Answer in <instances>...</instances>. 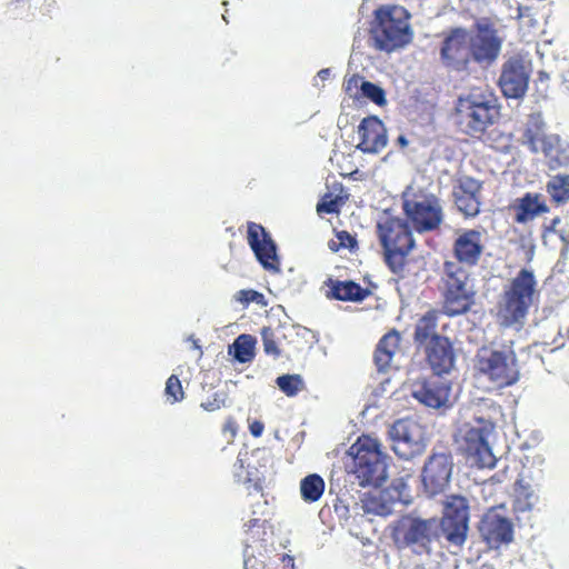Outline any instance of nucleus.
Returning <instances> with one entry per match:
<instances>
[{"label":"nucleus","mask_w":569,"mask_h":569,"mask_svg":"<svg viewBox=\"0 0 569 569\" xmlns=\"http://www.w3.org/2000/svg\"><path fill=\"white\" fill-rule=\"evenodd\" d=\"M413 569H427L423 565H418Z\"/></svg>","instance_id":"5fc2aeb1"},{"label":"nucleus","mask_w":569,"mask_h":569,"mask_svg":"<svg viewBox=\"0 0 569 569\" xmlns=\"http://www.w3.org/2000/svg\"><path fill=\"white\" fill-rule=\"evenodd\" d=\"M482 183L472 177H460L452 187L453 202L466 219L480 213Z\"/></svg>","instance_id":"aec40b11"},{"label":"nucleus","mask_w":569,"mask_h":569,"mask_svg":"<svg viewBox=\"0 0 569 569\" xmlns=\"http://www.w3.org/2000/svg\"><path fill=\"white\" fill-rule=\"evenodd\" d=\"M254 346L256 339L252 336L240 335L230 347V350H233V357L239 362H248L254 356Z\"/></svg>","instance_id":"72a5a7b5"},{"label":"nucleus","mask_w":569,"mask_h":569,"mask_svg":"<svg viewBox=\"0 0 569 569\" xmlns=\"http://www.w3.org/2000/svg\"><path fill=\"white\" fill-rule=\"evenodd\" d=\"M423 391H425V392H428V391H430V390H429V389H427L426 387H423Z\"/></svg>","instance_id":"6e6d98bb"},{"label":"nucleus","mask_w":569,"mask_h":569,"mask_svg":"<svg viewBox=\"0 0 569 569\" xmlns=\"http://www.w3.org/2000/svg\"><path fill=\"white\" fill-rule=\"evenodd\" d=\"M538 501V496L535 493L532 487L525 483L522 479L517 480L515 485V502L513 509L516 512H526L532 510Z\"/></svg>","instance_id":"c85d7f7f"},{"label":"nucleus","mask_w":569,"mask_h":569,"mask_svg":"<svg viewBox=\"0 0 569 569\" xmlns=\"http://www.w3.org/2000/svg\"><path fill=\"white\" fill-rule=\"evenodd\" d=\"M237 432H238V425L232 417H229L222 426V433L224 436L228 435L229 439L232 440L236 437Z\"/></svg>","instance_id":"a18cd8bd"},{"label":"nucleus","mask_w":569,"mask_h":569,"mask_svg":"<svg viewBox=\"0 0 569 569\" xmlns=\"http://www.w3.org/2000/svg\"><path fill=\"white\" fill-rule=\"evenodd\" d=\"M164 391H182V385L178 376L171 375L168 378Z\"/></svg>","instance_id":"49530a36"},{"label":"nucleus","mask_w":569,"mask_h":569,"mask_svg":"<svg viewBox=\"0 0 569 569\" xmlns=\"http://www.w3.org/2000/svg\"><path fill=\"white\" fill-rule=\"evenodd\" d=\"M332 298L341 301H362L368 296V290L353 281H330Z\"/></svg>","instance_id":"cd10ccee"},{"label":"nucleus","mask_w":569,"mask_h":569,"mask_svg":"<svg viewBox=\"0 0 569 569\" xmlns=\"http://www.w3.org/2000/svg\"><path fill=\"white\" fill-rule=\"evenodd\" d=\"M499 116L497 97L488 89L472 88L459 96L455 104L456 123L460 132L472 139L483 140Z\"/></svg>","instance_id":"f257e3e1"},{"label":"nucleus","mask_w":569,"mask_h":569,"mask_svg":"<svg viewBox=\"0 0 569 569\" xmlns=\"http://www.w3.org/2000/svg\"><path fill=\"white\" fill-rule=\"evenodd\" d=\"M237 300L244 306H248L250 302H256L257 305L260 306L267 305L264 296L261 292L256 291L253 289H242L238 291Z\"/></svg>","instance_id":"ea45409f"},{"label":"nucleus","mask_w":569,"mask_h":569,"mask_svg":"<svg viewBox=\"0 0 569 569\" xmlns=\"http://www.w3.org/2000/svg\"><path fill=\"white\" fill-rule=\"evenodd\" d=\"M410 14L400 6H381L375 10L371 37L375 47L391 52L409 43L412 39Z\"/></svg>","instance_id":"7ed1b4c3"},{"label":"nucleus","mask_w":569,"mask_h":569,"mask_svg":"<svg viewBox=\"0 0 569 569\" xmlns=\"http://www.w3.org/2000/svg\"><path fill=\"white\" fill-rule=\"evenodd\" d=\"M560 222V218L559 217H556L553 218L550 223L548 226H545L543 227V230H542V240L543 242L546 243L548 238L551 236V234H559L560 239L568 243V240L566 239L565 234L562 232H558L557 230V226L559 224Z\"/></svg>","instance_id":"37998d69"},{"label":"nucleus","mask_w":569,"mask_h":569,"mask_svg":"<svg viewBox=\"0 0 569 569\" xmlns=\"http://www.w3.org/2000/svg\"><path fill=\"white\" fill-rule=\"evenodd\" d=\"M282 337H284V335L280 326L263 327L261 329L262 346L266 355L273 358H278L281 355L279 345Z\"/></svg>","instance_id":"2f4dec72"},{"label":"nucleus","mask_w":569,"mask_h":569,"mask_svg":"<svg viewBox=\"0 0 569 569\" xmlns=\"http://www.w3.org/2000/svg\"><path fill=\"white\" fill-rule=\"evenodd\" d=\"M244 485H246V488L248 491V496L258 495L260 497V499H263V489H262V485L259 479L252 480V479L248 478L244 481Z\"/></svg>","instance_id":"c03bdc74"},{"label":"nucleus","mask_w":569,"mask_h":569,"mask_svg":"<svg viewBox=\"0 0 569 569\" xmlns=\"http://www.w3.org/2000/svg\"><path fill=\"white\" fill-rule=\"evenodd\" d=\"M476 368L487 376L497 388L515 385L520 376L512 350L500 351L482 348L476 356Z\"/></svg>","instance_id":"9d476101"},{"label":"nucleus","mask_w":569,"mask_h":569,"mask_svg":"<svg viewBox=\"0 0 569 569\" xmlns=\"http://www.w3.org/2000/svg\"><path fill=\"white\" fill-rule=\"evenodd\" d=\"M401 333L397 329H390L376 345L373 351V363L378 372L387 373L393 362V358L400 351Z\"/></svg>","instance_id":"5701e85b"},{"label":"nucleus","mask_w":569,"mask_h":569,"mask_svg":"<svg viewBox=\"0 0 569 569\" xmlns=\"http://www.w3.org/2000/svg\"><path fill=\"white\" fill-rule=\"evenodd\" d=\"M539 150L543 152L548 167L551 170L569 164V149L558 134L546 137L545 143L540 146Z\"/></svg>","instance_id":"393cba45"},{"label":"nucleus","mask_w":569,"mask_h":569,"mask_svg":"<svg viewBox=\"0 0 569 569\" xmlns=\"http://www.w3.org/2000/svg\"><path fill=\"white\" fill-rule=\"evenodd\" d=\"M537 295V280L529 269H521L505 287L498 315L507 327L522 323Z\"/></svg>","instance_id":"423d86ee"},{"label":"nucleus","mask_w":569,"mask_h":569,"mask_svg":"<svg viewBox=\"0 0 569 569\" xmlns=\"http://www.w3.org/2000/svg\"><path fill=\"white\" fill-rule=\"evenodd\" d=\"M224 403V400L223 399H220L218 397V395L216 393L214 397H213V400L212 401H207V402H202L201 403V407L204 409V410H208V411H214L219 408H221V406Z\"/></svg>","instance_id":"de8ad7c7"},{"label":"nucleus","mask_w":569,"mask_h":569,"mask_svg":"<svg viewBox=\"0 0 569 569\" xmlns=\"http://www.w3.org/2000/svg\"><path fill=\"white\" fill-rule=\"evenodd\" d=\"M247 241L263 269L273 273L280 271L277 246L263 226L249 221Z\"/></svg>","instance_id":"6ab92c4d"},{"label":"nucleus","mask_w":569,"mask_h":569,"mask_svg":"<svg viewBox=\"0 0 569 569\" xmlns=\"http://www.w3.org/2000/svg\"><path fill=\"white\" fill-rule=\"evenodd\" d=\"M352 458L351 472L361 487L381 486L387 479V455L381 450V443L370 436H360L348 449Z\"/></svg>","instance_id":"20e7f679"},{"label":"nucleus","mask_w":569,"mask_h":569,"mask_svg":"<svg viewBox=\"0 0 569 569\" xmlns=\"http://www.w3.org/2000/svg\"><path fill=\"white\" fill-rule=\"evenodd\" d=\"M469 273L459 263L446 260L442 264L441 298L442 312L448 317H457L470 311L475 305L472 287L468 284Z\"/></svg>","instance_id":"0eeeda50"},{"label":"nucleus","mask_w":569,"mask_h":569,"mask_svg":"<svg viewBox=\"0 0 569 569\" xmlns=\"http://www.w3.org/2000/svg\"><path fill=\"white\" fill-rule=\"evenodd\" d=\"M405 220L418 233L436 231L443 222L445 213L440 199L432 192L408 186L401 194Z\"/></svg>","instance_id":"f03ea898"},{"label":"nucleus","mask_w":569,"mask_h":569,"mask_svg":"<svg viewBox=\"0 0 569 569\" xmlns=\"http://www.w3.org/2000/svg\"><path fill=\"white\" fill-rule=\"evenodd\" d=\"M546 123L541 113H531L528 118L523 130V143L533 153L539 152L540 146L545 143V138L549 134L545 133Z\"/></svg>","instance_id":"a878e982"},{"label":"nucleus","mask_w":569,"mask_h":569,"mask_svg":"<svg viewBox=\"0 0 569 569\" xmlns=\"http://www.w3.org/2000/svg\"><path fill=\"white\" fill-rule=\"evenodd\" d=\"M393 451L402 459L410 460L426 449L425 429L413 419H399L390 429Z\"/></svg>","instance_id":"9b49d317"},{"label":"nucleus","mask_w":569,"mask_h":569,"mask_svg":"<svg viewBox=\"0 0 569 569\" xmlns=\"http://www.w3.org/2000/svg\"><path fill=\"white\" fill-rule=\"evenodd\" d=\"M531 63L520 54L509 57L502 64L498 84L506 98H522L529 86Z\"/></svg>","instance_id":"2eb2a0df"},{"label":"nucleus","mask_w":569,"mask_h":569,"mask_svg":"<svg viewBox=\"0 0 569 569\" xmlns=\"http://www.w3.org/2000/svg\"><path fill=\"white\" fill-rule=\"evenodd\" d=\"M357 149L363 153H379L388 143L387 130L383 122L376 116H369L358 126Z\"/></svg>","instance_id":"412c9836"},{"label":"nucleus","mask_w":569,"mask_h":569,"mask_svg":"<svg viewBox=\"0 0 569 569\" xmlns=\"http://www.w3.org/2000/svg\"><path fill=\"white\" fill-rule=\"evenodd\" d=\"M495 428L492 421L477 418L475 426L466 425L459 430V450L470 467L490 469L496 466L497 459L488 442Z\"/></svg>","instance_id":"6e6552de"},{"label":"nucleus","mask_w":569,"mask_h":569,"mask_svg":"<svg viewBox=\"0 0 569 569\" xmlns=\"http://www.w3.org/2000/svg\"><path fill=\"white\" fill-rule=\"evenodd\" d=\"M329 74V70L328 69H323L319 72V76L325 79L327 76Z\"/></svg>","instance_id":"603ef678"},{"label":"nucleus","mask_w":569,"mask_h":569,"mask_svg":"<svg viewBox=\"0 0 569 569\" xmlns=\"http://www.w3.org/2000/svg\"><path fill=\"white\" fill-rule=\"evenodd\" d=\"M325 487V480L319 475H308L300 482L301 497L306 502H316L322 497Z\"/></svg>","instance_id":"c756f323"},{"label":"nucleus","mask_w":569,"mask_h":569,"mask_svg":"<svg viewBox=\"0 0 569 569\" xmlns=\"http://www.w3.org/2000/svg\"><path fill=\"white\" fill-rule=\"evenodd\" d=\"M469 521L468 501L462 496H450L445 505L440 528L446 540L461 547L467 539Z\"/></svg>","instance_id":"f8f14e48"},{"label":"nucleus","mask_w":569,"mask_h":569,"mask_svg":"<svg viewBox=\"0 0 569 569\" xmlns=\"http://www.w3.org/2000/svg\"><path fill=\"white\" fill-rule=\"evenodd\" d=\"M328 246L333 252H338L341 249L355 251L358 248V241L355 236L346 230H341L336 233V238L330 240Z\"/></svg>","instance_id":"c9c22d12"},{"label":"nucleus","mask_w":569,"mask_h":569,"mask_svg":"<svg viewBox=\"0 0 569 569\" xmlns=\"http://www.w3.org/2000/svg\"><path fill=\"white\" fill-rule=\"evenodd\" d=\"M399 142H400V143H402V144H406V143H407V141H406L405 137H402V136H401V137H399Z\"/></svg>","instance_id":"864d4df0"},{"label":"nucleus","mask_w":569,"mask_h":569,"mask_svg":"<svg viewBox=\"0 0 569 569\" xmlns=\"http://www.w3.org/2000/svg\"><path fill=\"white\" fill-rule=\"evenodd\" d=\"M281 391H301L306 388L300 375H283L277 378Z\"/></svg>","instance_id":"58836bf2"},{"label":"nucleus","mask_w":569,"mask_h":569,"mask_svg":"<svg viewBox=\"0 0 569 569\" xmlns=\"http://www.w3.org/2000/svg\"><path fill=\"white\" fill-rule=\"evenodd\" d=\"M249 430L254 438H259L263 433L264 425L260 420H252L249 422Z\"/></svg>","instance_id":"09e8293b"},{"label":"nucleus","mask_w":569,"mask_h":569,"mask_svg":"<svg viewBox=\"0 0 569 569\" xmlns=\"http://www.w3.org/2000/svg\"><path fill=\"white\" fill-rule=\"evenodd\" d=\"M436 521L405 515L390 525V537L397 549L411 548L416 553L430 552L436 538Z\"/></svg>","instance_id":"1a4fd4ad"},{"label":"nucleus","mask_w":569,"mask_h":569,"mask_svg":"<svg viewBox=\"0 0 569 569\" xmlns=\"http://www.w3.org/2000/svg\"><path fill=\"white\" fill-rule=\"evenodd\" d=\"M37 9L41 19H52L59 10L56 0H43Z\"/></svg>","instance_id":"79ce46f5"},{"label":"nucleus","mask_w":569,"mask_h":569,"mask_svg":"<svg viewBox=\"0 0 569 569\" xmlns=\"http://www.w3.org/2000/svg\"><path fill=\"white\" fill-rule=\"evenodd\" d=\"M342 198L333 196L332 193H326L321 200L317 203L318 213H339L342 206Z\"/></svg>","instance_id":"e433bc0d"},{"label":"nucleus","mask_w":569,"mask_h":569,"mask_svg":"<svg viewBox=\"0 0 569 569\" xmlns=\"http://www.w3.org/2000/svg\"><path fill=\"white\" fill-rule=\"evenodd\" d=\"M184 393H167V402L173 405L183 399Z\"/></svg>","instance_id":"8fccbe9b"},{"label":"nucleus","mask_w":569,"mask_h":569,"mask_svg":"<svg viewBox=\"0 0 569 569\" xmlns=\"http://www.w3.org/2000/svg\"><path fill=\"white\" fill-rule=\"evenodd\" d=\"M257 526H259V519H257V518L250 519V520L244 525V527L247 528V530H250V529H252L253 527H257Z\"/></svg>","instance_id":"3c124183"},{"label":"nucleus","mask_w":569,"mask_h":569,"mask_svg":"<svg viewBox=\"0 0 569 569\" xmlns=\"http://www.w3.org/2000/svg\"><path fill=\"white\" fill-rule=\"evenodd\" d=\"M422 405L433 409L447 410L457 401V395L452 393H412Z\"/></svg>","instance_id":"473e14b6"},{"label":"nucleus","mask_w":569,"mask_h":569,"mask_svg":"<svg viewBox=\"0 0 569 569\" xmlns=\"http://www.w3.org/2000/svg\"><path fill=\"white\" fill-rule=\"evenodd\" d=\"M439 315V310L430 309L417 320L413 332V342L417 347H426L433 342L436 337H442L437 332Z\"/></svg>","instance_id":"b1692460"},{"label":"nucleus","mask_w":569,"mask_h":569,"mask_svg":"<svg viewBox=\"0 0 569 569\" xmlns=\"http://www.w3.org/2000/svg\"><path fill=\"white\" fill-rule=\"evenodd\" d=\"M361 96L368 98L378 106H385L387 102L383 89L370 81H365L361 84Z\"/></svg>","instance_id":"4c0bfd02"},{"label":"nucleus","mask_w":569,"mask_h":569,"mask_svg":"<svg viewBox=\"0 0 569 569\" xmlns=\"http://www.w3.org/2000/svg\"><path fill=\"white\" fill-rule=\"evenodd\" d=\"M377 233L386 264L392 273H402L407 257L415 247L411 227L399 217H386L378 222Z\"/></svg>","instance_id":"39448f33"},{"label":"nucleus","mask_w":569,"mask_h":569,"mask_svg":"<svg viewBox=\"0 0 569 569\" xmlns=\"http://www.w3.org/2000/svg\"><path fill=\"white\" fill-rule=\"evenodd\" d=\"M547 192L556 203L569 201V174L553 176L547 183Z\"/></svg>","instance_id":"7c9ffc66"},{"label":"nucleus","mask_w":569,"mask_h":569,"mask_svg":"<svg viewBox=\"0 0 569 569\" xmlns=\"http://www.w3.org/2000/svg\"><path fill=\"white\" fill-rule=\"evenodd\" d=\"M453 469L452 455L449 450L433 451L422 469V483L430 496L445 491L449 486Z\"/></svg>","instance_id":"a211bd4d"},{"label":"nucleus","mask_w":569,"mask_h":569,"mask_svg":"<svg viewBox=\"0 0 569 569\" xmlns=\"http://www.w3.org/2000/svg\"><path fill=\"white\" fill-rule=\"evenodd\" d=\"M426 359L436 375L449 372L453 367L455 355L447 337H436V340L425 347Z\"/></svg>","instance_id":"4be33fe9"},{"label":"nucleus","mask_w":569,"mask_h":569,"mask_svg":"<svg viewBox=\"0 0 569 569\" xmlns=\"http://www.w3.org/2000/svg\"><path fill=\"white\" fill-rule=\"evenodd\" d=\"M362 508L366 513H372L378 516H387L390 512V507L386 503L381 497L373 493H366L361 500Z\"/></svg>","instance_id":"f704fd0d"},{"label":"nucleus","mask_w":569,"mask_h":569,"mask_svg":"<svg viewBox=\"0 0 569 569\" xmlns=\"http://www.w3.org/2000/svg\"><path fill=\"white\" fill-rule=\"evenodd\" d=\"M540 197L538 193L528 192L518 200L515 218L518 223H526L538 214L549 211L548 207L540 201Z\"/></svg>","instance_id":"bb28decb"},{"label":"nucleus","mask_w":569,"mask_h":569,"mask_svg":"<svg viewBox=\"0 0 569 569\" xmlns=\"http://www.w3.org/2000/svg\"><path fill=\"white\" fill-rule=\"evenodd\" d=\"M440 58L448 69L463 72L469 71L471 60L469 33L462 28H456L443 39Z\"/></svg>","instance_id":"f3484780"},{"label":"nucleus","mask_w":569,"mask_h":569,"mask_svg":"<svg viewBox=\"0 0 569 569\" xmlns=\"http://www.w3.org/2000/svg\"><path fill=\"white\" fill-rule=\"evenodd\" d=\"M469 46L472 62L488 68L498 59L502 39L492 23H477L476 33L469 34Z\"/></svg>","instance_id":"dca6fc26"},{"label":"nucleus","mask_w":569,"mask_h":569,"mask_svg":"<svg viewBox=\"0 0 569 569\" xmlns=\"http://www.w3.org/2000/svg\"><path fill=\"white\" fill-rule=\"evenodd\" d=\"M478 530L482 540L491 548L498 549L513 540V523L506 515L505 505L489 508L479 521Z\"/></svg>","instance_id":"4468645a"},{"label":"nucleus","mask_w":569,"mask_h":569,"mask_svg":"<svg viewBox=\"0 0 569 569\" xmlns=\"http://www.w3.org/2000/svg\"><path fill=\"white\" fill-rule=\"evenodd\" d=\"M365 82L362 77L353 74L343 82L345 92L350 97L358 99L361 96V84Z\"/></svg>","instance_id":"a19ab883"},{"label":"nucleus","mask_w":569,"mask_h":569,"mask_svg":"<svg viewBox=\"0 0 569 569\" xmlns=\"http://www.w3.org/2000/svg\"><path fill=\"white\" fill-rule=\"evenodd\" d=\"M486 229H457L451 246L455 263L461 268L476 267L482 259L486 250Z\"/></svg>","instance_id":"ddd939ff"}]
</instances>
